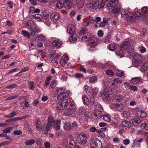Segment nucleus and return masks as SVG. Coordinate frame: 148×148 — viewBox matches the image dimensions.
<instances>
[{
	"instance_id": "obj_31",
	"label": "nucleus",
	"mask_w": 148,
	"mask_h": 148,
	"mask_svg": "<svg viewBox=\"0 0 148 148\" xmlns=\"http://www.w3.org/2000/svg\"><path fill=\"white\" fill-rule=\"evenodd\" d=\"M148 68V63L145 62L141 66V71L143 72H145L147 71Z\"/></svg>"
},
{
	"instance_id": "obj_38",
	"label": "nucleus",
	"mask_w": 148,
	"mask_h": 148,
	"mask_svg": "<svg viewBox=\"0 0 148 148\" xmlns=\"http://www.w3.org/2000/svg\"><path fill=\"white\" fill-rule=\"evenodd\" d=\"M116 105L115 109H116L118 111H120L122 110L124 107L123 105L121 103L118 104L116 103Z\"/></svg>"
},
{
	"instance_id": "obj_35",
	"label": "nucleus",
	"mask_w": 148,
	"mask_h": 148,
	"mask_svg": "<svg viewBox=\"0 0 148 148\" xmlns=\"http://www.w3.org/2000/svg\"><path fill=\"white\" fill-rule=\"evenodd\" d=\"M36 142V140L34 139H30L29 140L26 141L25 143L26 145H32Z\"/></svg>"
},
{
	"instance_id": "obj_14",
	"label": "nucleus",
	"mask_w": 148,
	"mask_h": 148,
	"mask_svg": "<svg viewBox=\"0 0 148 148\" xmlns=\"http://www.w3.org/2000/svg\"><path fill=\"white\" fill-rule=\"evenodd\" d=\"M136 115L138 117L142 118L146 116V114L144 111L138 110L136 111Z\"/></svg>"
},
{
	"instance_id": "obj_29",
	"label": "nucleus",
	"mask_w": 148,
	"mask_h": 148,
	"mask_svg": "<svg viewBox=\"0 0 148 148\" xmlns=\"http://www.w3.org/2000/svg\"><path fill=\"white\" fill-rule=\"evenodd\" d=\"M123 114L124 117L127 119L130 118L131 116L130 112L127 110L124 111L123 112Z\"/></svg>"
},
{
	"instance_id": "obj_26",
	"label": "nucleus",
	"mask_w": 148,
	"mask_h": 148,
	"mask_svg": "<svg viewBox=\"0 0 148 148\" xmlns=\"http://www.w3.org/2000/svg\"><path fill=\"white\" fill-rule=\"evenodd\" d=\"M134 58L136 63H138L141 60L142 57L139 54H136L134 55Z\"/></svg>"
},
{
	"instance_id": "obj_62",
	"label": "nucleus",
	"mask_w": 148,
	"mask_h": 148,
	"mask_svg": "<svg viewBox=\"0 0 148 148\" xmlns=\"http://www.w3.org/2000/svg\"><path fill=\"white\" fill-rule=\"evenodd\" d=\"M97 34L99 36L101 37L103 36V33L101 30H99Z\"/></svg>"
},
{
	"instance_id": "obj_18",
	"label": "nucleus",
	"mask_w": 148,
	"mask_h": 148,
	"mask_svg": "<svg viewBox=\"0 0 148 148\" xmlns=\"http://www.w3.org/2000/svg\"><path fill=\"white\" fill-rule=\"evenodd\" d=\"M69 95V93L67 92H65L60 93L58 95L57 98L59 100H61L66 98Z\"/></svg>"
},
{
	"instance_id": "obj_6",
	"label": "nucleus",
	"mask_w": 148,
	"mask_h": 148,
	"mask_svg": "<svg viewBox=\"0 0 148 148\" xmlns=\"http://www.w3.org/2000/svg\"><path fill=\"white\" fill-rule=\"evenodd\" d=\"M87 140V136L85 134H80L77 136V141L80 144L84 145L86 144Z\"/></svg>"
},
{
	"instance_id": "obj_48",
	"label": "nucleus",
	"mask_w": 148,
	"mask_h": 148,
	"mask_svg": "<svg viewBox=\"0 0 148 148\" xmlns=\"http://www.w3.org/2000/svg\"><path fill=\"white\" fill-rule=\"evenodd\" d=\"M56 7L58 9H61L62 8L63 6V5L62 3L58 1L57 3H56Z\"/></svg>"
},
{
	"instance_id": "obj_28",
	"label": "nucleus",
	"mask_w": 148,
	"mask_h": 148,
	"mask_svg": "<svg viewBox=\"0 0 148 148\" xmlns=\"http://www.w3.org/2000/svg\"><path fill=\"white\" fill-rule=\"evenodd\" d=\"M122 126L125 127H130L131 126V123L129 121H123L122 122Z\"/></svg>"
},
{
	"instance_id": "obj_41",
	"label": "nucleus",
	"mask_w": 148,
	"mask_h": 148,
	"mask_svg": "<svg viewBox=\"0 0 148 148\" xmlns=\"http://www.w3.org/2000/svg\"><path fill=\"white\" fill-rule=\"evenodd\" d=\"M140 80V79L139 77H135L132 78L131 80V82L133 84H136L139 82Z\"/></svg>"
},
{
	"instance_id": "obj_40",
	"label": "nucleus",
	"mask_w": 148,
	"mask_h": 148,
	"mask_svg": "<svg viewBox=\"0 0 148 148\" xmlns=\"http://www.w3.org/2000/svg\"><path fill=\"white\" fill-rule=\"evenodd\" d=\"M116 45L114 43H111L108 46V49L111 51H114L115 49Z\"/></svg>"
},
{
	"instance_id": "obj_42",
	"label": "nucleus",
	"mask_w": 148,
	"mask_h": 148,
	"mask_svg": "<svg viewBox=\"0 0 148 148\" xmlns=\"http://www.w3.org/2000/svg\"><path fill=\"white\" fill-rule=\"evenodd\" d=\"M97 77L93 76L90 78L89 81L90 83H94L97 81Z\"/></svg>"
},
{
	"instance_id": "obj_34",
	"label": "nucleus",
	"mask_w": 148,
	"mask_h": 148,
	"mask_svg": "<svg viewBox=\"0 0 148 148\" xmlns=\"http://www.w3.org/2000/svg\"><path fill=\"white\" fill-rule=\"evenodd\" d=\"M111 38V36L109 34L107 35L106 37H105L103 38V42H104L108 43L110 41V39Z\"/></svg>"
},
{
	"instance_id": "obj_32",
	"label": "nucleus",
	"mask_w": 148,
	"mask_h": 148,
	"mask_svg": "<svg viewBox=\"0 0 148 148\" xmlns=\"http://www.w3.org/2000/svg\"><path fill=\"white\" fill-rule=\"evenodd\" d=\"M116 53L117 56H118L121 58L124 57L125 55L123 50L121 49L117 51Z\"/></svg>"
},
{
	"instance_id": "obj_52",
	"label": "nucleus",
	"mask_w": 148,
	"mask_h": 148,
	"mask_svg": "<svg viewBox=\"0 0 148 148\" xmlns=\"http://www.w3.org/2000/svg\"><path fill=\"white\" fill-rule=\"evenodd\" d=\"M140 127L141 128H144L145 130H148V123H142L140 125Z\"/></svg>"
},
{
	"instance_id": "obj_23",
	"label": "nucleus",
	"mask_w": 148,
	"mask_h": 148,
	"mask_svg": "<svg viewBox=\"0 0 148 148\" xmlns=\"http://www.w3.org/2000/svg\"><path fill=\"white\" fill-rule=\"evenodd\" d=\"M75 27L72 24L70 25L68 27L67 29V32L70 34H73L75 31Z\"/></svg>"
},
{
	"instance_id": "obj_17",
	"label": "nucleus",
	"mask_w": 148,
	"mask_h": 148,
	"mask_svg": "<svg viewBox=\"0 0 148 148\" xmlns=\"http://www.w3.org/2000/svg\"><path fill=\"white\" fill-rule=\"evenodd\" d=\"M118 3L119 1L118 0H111L107 4V7L109 9H110L116 5Z\"/></svg>"
},
{
	"instance_id": "obj_36",
	"label": "nucleus",
	"mask_w": 148,
	"mask_h": 148,
	"mask_svg": "<svg viewBox=\"0 0 148 148\" xmlns=\"http://www.w3.org/2000/svg\"><path fill=\"white\" fill-rule=\"evenodd\" d=\"M17 113L15 111H13L12 112L10 113L8 115H5L4 117L6 118H10L15 116Z\"/></svg>"
},
{
	"instance_id": "obj_54",
	"label": "nucleus",
	"mask_w": 148,
	"mask_h": 148,
	"mask_svg": "<svg viewBox=\"0 0 148 148\" xmlns=\"http://www.w3.org/2000/svg\"><path fill=\"white\" fill-rule=\"evenodd\" d=\"M88 29L84 27L82 28L80 31V33L81 34H84V33H88Z\"/></svg>"
},
{
	"instance_id": "obj_57",
	"label": "nucleus",
	"mask_w": 148,
	"mask_h": 148,
	"mask_svg": "<svg viewBox=\"0 0 148 148\" xmlns=\"http://www.w3.org/2000/svg\"><path fill=\"white\" fill-rule=\"evenodd\" d=\"M60 56V55H59L58 53H55L54 54L51 53V57H53V58L55 59H57L59 58V57Z\"/></svg>"
},
{
	"instance_id": "obj_51",
	"label": "nucleus",
	"mask_w": 148,
	"mask_h": 148,
	"mask_svg": "<svg viewBox=\"0 0 148 148\" xmlns=\"http://www.w3.org/2000/svg\"><path fill=\"white\" fill-rule=\"evenodd\" d=\"M142 13L145 14L147 13L148 11V7L147 6H145L141 9Z\"/></svg>"
},
{
	"instance_id": "obj_16",
	"label": "nucleus",
	"mask_w": 148,
	"mask_h": 148,
	"mask_svg": "<svg viewBox=\"0 0 148 148\" xmlns=\"http://www.w3.org/2000/svg\"><path fill=\"white\" fill-rule=\"evenodd\" d=\"M28 116L25 115L20 117H16L12 119H9L5 121V122H10L13 121H19L23 119H25L26 118L28 117Z\"/></svg>"
},
{
	"instance_id": "obj_22",
	"label": "nucleus",
	"mask_w": 148,
	"mask_h": 148,
	"mask_svg": "<svg viewBox=\"0 0 148 148\" xmlns=\"http://www.w3.org/2000/svg\"><path fill=\"white\" fill-rule=\"evenodd\" d=\"M121 10V6L118 4L113 7L112 9V12L115 14H119Z\"/></svg>"
},
{
	"instance_id": "obj_11",
	"label": "nucleus",
	"mask_w": 148,
	"mask_h": 148,
	"mask_svg": "<svg viewBox=\"0 0 148 148\" xmlns=\"http://www.w3.org/2000/svg\"><path fill=\"white\" fill-rule=\"evenodd\" d=\"M69 60V57L68 55H65L61 57L59 63L63 66L67 63V61Z\"/></svg>"
},
{
	"instance_id": "obj_13",
	"label": "nucleus",
	"mask_w": 148,
	"mask_h": 148,
	"mask_svg": "<svg viewBox=\"0 0 148 148\" xmlns=\"http://www.w3.org/2000/svg\"><path fill=\"white\" fill-rule=\"evenodd\" d=\"M60 17L59 14L57 12L53 13L50 15V18L51 21L54 23L57 21Z\"/></svg>"
},
{
	"instance_id": "obj_10",
	"label": "nucleus",
	"mask_w": 148,
	"mask_h": 148,
	"mask_svg": "<svg viewBox=\"0 0 148 148\" xmlns=\"http://www.w3.org/2000/svg\"><path fill=\"white\" fill-rule=\"evenodd\" d=\"M66 106V108L64 111V113L66 115H70L73 114L75 112V109L69 106Z\"/></svg>"
},
{
	"instance_id": "obj_58",
	"label": "nucleus",
	"mask_w": 148,
	"mask_h": 148,
	"mask_svg": "<svg viewBox=\"0 0 148 148\" xmlns=\"http://www.w3.org/2000/svg\"><path fill=\"white\" fill-rule=\"evenodd\" d=\"M38 38L39 40L43 41L45 40V37L44 35L40 34L38 37Z\"/></svg>"
},
{
	"instance_id": "obj_64",
	"label": "nucleus",
	"mask_w": 148,
	"mask_h": 148,
	"mask_svg": "<svg viewBox=\"0 0 148 148\" xmlns=\"http://www.w3.org/2000/svg\"><path fill=\"white\" fill-rule=\"evenodd\" d=\"M13 133L15 135H20L22 134V132L20 130H15L13 132Z\"/></svg>"
},
{
	"instance_id": "obj_39",
	"label": "nucleus",
	"mask_w": 148,
	"mask_h": 148,
	"mask_svg": "<svg viewBox=\"0 0 148 148\" xmlns=\"http://www.w3.org/2000/svg\"><path fill=\"white\" fill-rule=\"evenodd\" d=\"M75 143L73 139H71L69 143V146L70 148H75Z\"/></svg>"
},
{
	"instance_id": "obj_30",
	"label": "nucleus",
	"mask_w": 148,
	"mask_h": 148,
	"mask_svg": "<svg viewBox=\"0 0 148 148\" xmlns=\"http://www.w3.org/2000/svg\"><path fill=\"white\" fill-rule=\"evenodd\" d=\"M141 121L138 118H135L133 119L132 122L134 125L136 126L141 123Z\"/></svg>"
},
{
	"instance_id": "obj_33",
	"label": "nucleus",
	"mask_w": 148,
	"mask_h": 148,
	"mask_svg": "<svg viewBox=\"0 0 148 148\" xmlns=\"http://www.w3.org/2000/svg\"><path fill=\"white\" fill-rule=\"evenodd\" d=\"M90 36V34L89 33H84L82 38V40L85 41L88 40Z\"/></svg>"
},
{
	"instance_id": "obj_12",
	"label": "nucleus",
	"mask_w": 148,
	"mask_h": 148,
	"mask_svg": "<svg viewBox=\"0 0 148 148\" xmlns=\"http://www.w3.org/2000/svg\"><path fill=\"white\" fill-rule=\"evenodd\" d=\"M94 114L95 117L97 119H100L103 115L102 111L97 109H95L94 110Z\"/></svg>"
},
{
	"instance_id": "obj_37",
	"label": "nucleus",
	"mask_w": 148,
	"mask_h": 148,
	"mask_svg": "<svg viewBox=\"0 0 148 148\" xmlns=\"http://www.w3.org/2000/svg\"><path fill=\"white\" fill-rule=\"evenodd\" d=\"M28 85L30 89L33 90L36 87V84L34 82L31 81L29 82Z\"/></svg>"
},
{
	"instance_id": "obj_1",
	"label": "nucleus",
	"mask_w": 148,
	"mask_h": 148,
	"mask_svg": "<svg viewBox=\"0 0 148 148\" xmlns=\"http://www.w3.org/2000/svg\"><path fill=\"white\" fill-rule=\"evenodd\" d=\"M26 27L28 29V31L30 33L31 36H34L36 33H38L40 32V29L37 28V26L32 20H29L26 24Z\"/></svg>"
},
{
	"instance_id": "obj_45",
	"label": "nucleus",
	"mask_w": 148,
	"mask_h": 148,
	"mask_svg": "<svg viewBox=\"0 0 148 148\" xmlns=\"http://www.w3.org/2000/svg\"><path fill=\"white\" fill-rule=\"evenodd\" d=\"M93 4H94V6H93V8L95 9L98 8L99 5V2L97 0H93Z\"/></svg>"
},
{
	"instance_id": "obj_60",
	"label": "nucleus",
	"mask_w": 148,
	"mask_h": 148,
	"mask_svg": "<svg viewBox=\"0 0 148 148\" xmlns=\"http://www.w3.org/2000/svg\"><path fill=\"white\" fill-rule=\"evenodd\" d=\"M93 4V0L90 3H87L86 4V6L87 8H93V5L92 4Z\"/></svg>"
},
{
	"instance_id": "obj_61",
	"label": "nucleus",
	"mask_w": 148,
	"mask_h": 148,
	"mask_svg": "<svg viewBox=\"0 0 148 148\" xmlns=\"http://www.w3.org/2000/svg\"><path fill=\"white\" fill-rule=\"evenodd\" d=\"M96 107V109H100V110H103V107L99 103H97L95 105Z\"/></svg>"
},
{
	"instance_id": "obj_15",
	"label": "nucleus",
	"mask_w": 148,
	"mask_h": 148,
	"mask_svg": "<svg viewBox=\"0 0 148 148\" xmlns=\"http://www.w3.org/2000/svg\"><path fill=\"white\" fill-rule=\"evenodd\" d=\"M53 47L59 48L62 44V42L59 39L54 40L52 42Z\"/></svg>"
},
{
	"instance_id": "obj_2",
	"label": "nucleus",
	"mask_w": 148,
	"mask_h": 148,
	"mask_svg": "<svg viewBox=\"0 0 148 148\" xmlns=\"http://www.w3.org/2000/svg\"><path fill=\"white\" fill-rule=\"evenodd\" d=\"M122 17L127 21L132 22L135 19V16L131 11L127 10H122L121 11Z\"/></svg>"
},
{
	"instance_id": "obj_8",
	"label": "nucleus",
	"mask_w": 148,
	"mask_h": 148,
	"mask_svg": "<svg viewBox=\"0 0 148 148\" xmlns=\"http://www.w3.org/2000/svg\"><path fill=\"white\" fill-rule=\"evenodd\" d=\"M125 98V94L123 92L116 95L114 97V99L116 101L120 102L122 101Z\"/></svg>"
},
{
	"instance_id": "obj_25",
	"label": "nucleus",
	"mask_w": 148,
	"mask_h": 148,
	"mask_svg": "<svg viewBox=\"0 0 148 148\" xmlns=\"http://www.w3.org/2000/svg\"><path fill=\"white\" fill-rule=\"evenodd\" d=\"M77 36L75 33L73 34L69 38L70 41L72 43L74 42L77 41Z\"/></svg>"
},
{
	"instance_id": "obj_56",
	"label": "nucleus",
	"mask_w": 148,
	"mask_h": 148,
	"mask_svg": "<svg viewBox=\"0 0 148 148\" xmlns=\"http://www.w3.org/2000/svg\"><path fill=\"white\" fill-rule=\"evenodd\" d=\"M34 18L37 21H40L42 19V16L41 15H38L37 16L33 15Z\"/></svg>"
},
{
	"instance_id": "obj_47",
	"label": "nucleus",
	"mask_w": 148,
	"mask_h": 148,
	"mask_svg": "<svg viewBox=\"0 0 148 148\" xmlns=\"http://www.w3.org/2000/svg\"><path fill=\"white\" fill-rule=\"evenodd\" d=\"M84 117L86 119L85 121H87L90 117V113L88 112H86L84 113Z\"/></svg>"
},
{
	"instance_id": "obj_46",
	"label": "nucleus",
	"mask_w": 148,
	"mask_h": 148,
	"mask_svg": "<svg viewBox=\"0 0 148 148\" xmlns=\"http://www.w3.org/2000/svg\"><path fill=\"white\" fill-rule=\"evenodd\" d=\"M137 134H141L144 136H146L148 135V132L142 130H139L137 132Z\"/></svg>"
},
{
	"instance_id": "obj_19",
	"label": "nucleus",
	"mask_w": 148,
	"mask_h": 148,
	"mask_svg": "<svg viewBox=\"0 0 148 148\" xmlns=\"http://www.w3.org/2000/svg\"><path fill=\"white\" fill-rule=\"evenodd\" d=\"M143 140V138H141L140 139L138 140L135 139L133 140V143L132 145L133 147H134V146H136L138 147H140V144Z\"/></svg>"
},
{
	"instance_id": "obj_24",
	"label": "nucleus",
	"mask_w": 148,
	"mask_h": 148,
	"mask_svg": "<svg viewBox=\"0 0 148 148\" xmlns=\"http://www.w3.org/2000/svg\"><path fill=\"white\" fill-rule=\"evenodd\" d=\"M61 121L59 120H56L53 125V127L56 130H59L60 128Z\"/></svg>"
},
{
	"instance_id": "obj_59",
	"label": "nucleus",
	"mask_w": 148,
	"mask_h": 148,
	"mask_svg": "<svg viewBox=\"0 0 148 148\" xmlns=\"http://www.w3.org/2000/svg\"><path fill=\"white\" fill-rule=\"evenodd\" d=\"M37 122L36 127L37 129L40 128V120L39 119H37L36 120Z\"/></svg>"
},
{
	"instance_id": "obj_21",
	"label": "nucleus",
	"mask_w": 148,
	"mask_h": 148,
	"mask_svg": "<svg viewBox=\"0 0 148 148\" xmlns=\"http://www.w3.org/2000/svg\"><path fill=\"white\" fill-rule=\"evenodd\" d=\"M129 46L130 43L127 41H125L121 44L120 47L121 49L124 50L127 49Z\"/></svg>"
},
{
	"instance_id": "obj_27",
	"label": "nucleus",
	"mask_w": 148,
	"mask_h": 148,
	"mask_svg": "<svg viewBox=\"0 0 148 148\" xmlns=\"http://www.w3.org/2000/svg\"><path fill=\"white\" fill-rule=\"evenodd\" d=\"M103 120L107 122H109L111 121V119L110 115L107 113H106L103 115Z\"/></svg>"
},
{
	"instance_id": "obj_43",
	"label": "nucleus",
	"mask_w": 148,
	"mask_h": 148,
	"mask_svg": "<svg viewBox=\"0 0 148 148\" xmlns=\"http://www.w3.org/2000/svg\"><path fill=\"white\" fill-rule=\"evenodd\" d=\"M58 83V82L57 80H54L51 82L50 85V87L52 88H54Z\"/></svg>"
},
{
	"instance_id": "obj_5",
	"label": "nucleus",
	"mask_w": 148,
	"mask_h": 148,
	"mask_svg": "<svg viewBox=\"0 0 148 148\" xmlns=\"http://www.w3.org/2000/svg\"><path fill=\"white\" fill-rule=\"evenodd\" d=\"M77 0H66L63 2V5L65 8L70 9L73 7H76L77 5Z\"/></svg>"
},
{
	"instance_id": "obj_53",
	"label": "nucleus",
	"mask_w": 148,
	"mask_h": 148,
	"mask_svg": "<svg viewBox=\"0 0 148 148\" xmlns=\"http://www.w3.org/2000/svg\"><path fill=\"white\" fill-rule=\"evenodd\" d=\"M22 32L24 35L26 36L28 38H30V34L27 32L25 30H23Z\"/></svg>"
},
{
	"instance_id": "obj_55",
	"label": "nucleus",
	"mask_w": 148,
	"mask_h": 148,
	"mask_svg": "<svg viewBox=\"0 0 148 148\" xmlns=\"http://www.w3.org/2000/svg\"><path fill=\"white\" fill-rule=\"evenodd\" d=\"M106 73L107 75L111 76H113L114 75L113 72L110 69H108L106 71Z\"/></svg>"
},
{
	"instance_id": "obj_49",
	"label": "nucleus",
	"mask_w": 148,
	"mask_h": 148,
	"mask_svg": "<svg viewBox=\"0 0 148 148\" xmlns=\"http://www.w3.org/2000/svg\"><path fill=\"white\" fill-rule=\"evenodd\" d=\"M71 126L69 123H65L64 125V130H69L71 129Z\"/></svg>"
},
{
	"instance_id": "obj_50",
	"label": "nucleus",
	"mask_w": 148,
	"mask_h": 148,
	"mask_svg": "<svg viewBox=\"0 0 148 148\" xmlns=\"http://www.w3.org/2000/svg\"><path fill=\"white\" fill-rule=\"evenodd\" d=\"M82 99L84 103L88 105L89 103V100L85 96L82 97Z\"/></svg>"
},
{
	"instance_id": "obj_9",
	"label": "nucleus",
	"mask_w": 148,
	"mask_h": 148,
	"mask_svg": "<svg viewBox=\"0 0 148 148\" xmlns=\"http://www.w3.org/2000/svg\"><path fill=\"white\" fill-rule=\"evenodd\" d=\"M55 121L53 118L51 116H50L48 119V123L46 127V130H49L50 128L52 126Z\"/></svg>"
},
{
	"instance_id": "obj_44",
	"label": "nucleus",
	"mask_w": 148,
	"mask_h": 148,
	"mask_svg": "<svg viewBox=\"0 0 148 148\" xmlns=\"http://www.w3.org/2000/svg\"><path fill=\"white\" fill-rule=\"evenodd\" d=\"M116 73L118 76L121 77L123 75L124 73L121 70H117L116 71Z\"/></svg>"
},
{
	"instance_id": "obj_63",
	"label": "nucleus",
	"mask_w": 148,
	"mask_h": 148,
	"mask_svg": "<svg viewBox=\"0 0 148 148\" xmlns=\"http://www.w3.org/2000/svg\"><path fill=\"white\" fill-rule=\"evenodd\" d=\"M17 87V85L16 84H13L7 86V88L8 89H12L16 88Z\"/></svg>"
},
{
	"instance_id": "obj_20",
	"label": "nucleus",
	"mask_w": 148,
	"mask_h": 148,
	"mask_svg": "<svg viewBox=\"0 0 148 148\" xmlns=\"http://www.w3.org/2000/svg\"><path fill=\"white\" fill-rule=\"evenodd\" d=\"M97 43V40L94 38H91L88 41V44L92 47H95Z\"/></svg>"
},
{
	"instance_id": "obj_4",
	"label": "nucleus",
	"mask_w": 148,
	"mask_h": 148,
	"mask_svg": "<svg viewBox=\"0 0 148 148\" xmlns=\"http://www.w3.org/2000/svg\"><path fill=\"white\" fill-rule=\"evenodd\" d=\"M84 88L87 94L89 96L95 97L98 91V89L97 87L94 88L92 89L86 85H85Z\"/></svg>"
},
{
	"instance_id": "obj_7",
	"label": "nucleus",
	"mask_w": 148,
	"mask_h": 148,
	"mask_svg": "<svg viewBox=\"0 0 148 148\" xmlns=\"http://www.w3.org/2000/svg\"><path fill=\"white\" fill-rule=\"evenodd\" d=\"M68 101L66 99L58 103L57 105V108L59 110H63L66 107L68 106Z\"/></svg>"
},
{
	"instance_id": "obj_3",
	"label": "nucleus",
	"mask_w": 148,
	"mask_h": 148,
	"mask_svg": "<svg viewBox=\"0 0 148 148\" xmlns=\"http://www.w3.org/2000/svg\"><path fill=\"white\" fill-rule=\"evenodd\" d=\"M112 93V89L110 87H105L103 91L101 92L100 97L104 101H110L109 95Z\"/></svg>"
}]
</instances>
